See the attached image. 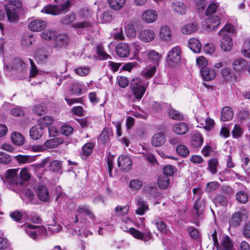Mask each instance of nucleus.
<instances>
[{
	"mask_svg": "<svg viewBox=\"0 0 250 250\" xmlns=\"http://www.w3.org/2000/svg\"><path fill=\"white\" fill-rule=\"evenodd\" d=\"M234 30V26L228 23L218 33L219 35L222 37L221 40V48L225 51H229L232 48V41L229 34L232 33Z\"/></svg>",
	"mask_w": 250,
	"mask_h": 250,
	"instance_id": "f257e3e1",
	"label": "nucleus"
},
{
	"mask_svg": "<svg viewBox=\"0 0 250 250\" xmlns=\"http://www.w3.org/2000/svg\"><path fill=\"white\" fill-rule=\"evenodd\" d=\"M131 91L133 96L130 97V99L133 102L140 101L146 92V87L143 84L141 79L139 78L133 79L130 82Z\"/></svg>",
	"mask_w": 250,
	"mask_h": 250,
	"instance_id": "f03ea898",
	"label": "nucleus"
},
{
	"mask_svg": "<svg viewBox=\"0 0 250 250\" xmlns=\"http://www.w3.org/2000/svg\"><path fill=\"white\" fill-rule=\"evenodd\" d=\"M22 4L21 1L12 0L5 6L8 20L11 22H17L19 20V14L21 13Z\"/></svg>",
	"mask_w": 250,
	"mask_h": 250,
	"instance_id": "7ed1b4c3",
	"label": "nucleus"
},
{
	"mask_svg": "<svg viewBox=\"0 0 250 250\" xmlns=\"http://www.w3.org/2000/svg\"><path fill=\"white\" fill-rule=\"evenodd\" d=\"M71 5V2L69 0H66L60 4H49L46 5L43 8L41 12L53 15H59L68 12Z\"/></svg>",
	"mask_w": 250,
	"mask_h": 250,
	"instance_id": "20e7f679",
	"label": "nucleus"
},
{
	"mask_svg": "<svg viewBox=\"0 0 250 250\" xmlns=\"http://www.w3.org/2000/svg\"><path fill=\"white\" fill-rule=\"evenodd\" d=\"M27 235L34 240L39 239L41 237L46 235V228L42 226H35L29 224H24L23 226Z\"/></svg>",
	"mask_w": 250,
	"mask_h": 250,
	"instance_id": "39448f33",
	"label": "nucleus"
},
{
	"mask_svg": "<svg viewBox=\"0 0 250 250\" xmlns=\"http://www.w3.org/2000/svg\"><path fill=\"white\" fill-rule=\"evenodd\" d=\"M181 60V49L179 46L171 48L167 53L166 62L169 66H175L179 64Z\"/></svg>",
	"mask_w": 250,
	"mask_h": 250,
	"instance_id": "423d86ee",
	"label": "nucleus"
},
{
	"mask_svg": "<svg viewBox=\"0 0 250 250\" xmlns=\"http://www.w3.org/2000/svg\"><path fill=\"white\" fill-rule=\"evenodd\" d=\"M18 171L19 169H8L6 171L5 175L6 182L19 188L21 187V180L19 177Z\"/></svg>",
	"mask_w": 250,
	"mask_h": 250,
	"instance_id": "0eeeda50",
	"label": "nucleus"
},
{
	"mask_svg": "<svg viewBox=\"0 0 250 250\" xmlns=\"http://www.w3.org/2000/svg\"><path fill=\"white\" fill-rule=\"evenodd\" d=\"M248 213L245 209L241 210L233 214L230 220V223L232 226H239L242 221L243 218H247Z\"/></svg>",
	"mask_w": 250,
	"mask_h": 250,
	"instance_id": "6e6552de",
	"label": "nucleus"
},
{
	"mask_svg": "<svg viewBox=\"0 0 250 250\" xmlns=\"http://www.w3.org/2000/svg\"><path fill=\"white\" fill-rule=\"evenodd\" d=\"M216 248V250H234L233 242L228 235L222 238L220 240V244L218 243Z\"/></svg>",
	"mask_w": 250,
	"mask_h": 250,
	"instance_id": "1a4fd4ad",
	"label": "nucleus"
},
{
	"mask_svg": "<svg viewBox=\"0 0 250 250\" xmlns=\"http://www.w3.org/2000/svg\"><path fill=\"white\" fill-rule=\"evenodd\" d=\"M129 231L134 238L145 242L148 241L152 236L151 233L149 231H146L143 233L134 228H130Z\"/></svg>",
	"mask_w": 250,
	"mask_h": 250,
	"instance_id": "9d476101",
	"label": "nucleus"
},
{
	"mask_svg": "<svg viewBox=\"0 0 250 250\" xmlns=\"http://www.w3.org/2000/svg\"><path fill=\"white\" fill-rule=\"evenodd\" d=\"M118 165L123 170H129L131 168L132 161L126 155H121L118 159Z\"/></svg>",
	"mask_w": 250,
	"mask_h": 250,
	"instance_id": "9b49d317",
	"label": "nucleus"
},
{
	"mask_svg": "<svg viewBox=\"0 0 250 250\" xmlns=\"http://www.w3.org/2000/svg\"><path fill=\"white\" fill-rule=\"evenodd\" d=\"M220 24V19L217 16H213L208 18L204 24V28L208 31H212L216 28Z\"/></svg>",
	"mask_w": 250,
	"mask_h": 250,
	"instance_id": "f8f14e48",
	"label": "nucleus"
},
{
	"mask_svg": "<svg viewBox=\"0 0 250 250\" xmlns=\"http://www.w3.org/2000/svg\"><path fill=\"white\" fill-rule=\"evenodd\" d=\"M146 53L147 62H151L154 65L158 66L161 59L162 56L154 50H148Z\"/></svg>",
	"mask_w": 250,
	"mask_h": 250,
	"instance_id": "ddd939ff",
	"label": "nucleus"
},
{
	"mask_svg": "<svg viewBox=\"0 0 250 250\" xmlns=\"http://www.w3.org/2000/svg\"><path fill=\"white\" fill-rule=\"evenodd\" d=\"M45 131V129L43 126L39 124L33 126L30 130V136L34 140L40 139Z\"/></svg>",
	"mask_w": 250,
	"mask_h": 250,
	"instance_id": "4468645a",
	"label": "nucleus"
},
{
	"mask_svg": "<svg viewBox=\"0 0 250 250\" xmlns=\"http://www.w3.org/2000/svg\"><path fill=\"white\" fill-rule=\"evenodd\" d=\"M116 52L117 55L121 58L127 57L130 54V48L125 43H120L116 47Z\"/></svg>",
	"mask_w": 250,
	"mask_h": 250,
	"instance_id": "2eb2a0df",
	"label": "nucleus"
},
{
	"mask_svg": "<svg viewBox=\"0 0 250 250\" xmlns=\"http://www.w3.org/2000/svg\"><path fill=\"white\" fill-rule=\"evenodd\" d=\"M135 201L138 207L136 210V213L138 215H143L148 210V207L146 201H145L141 197H136Z\"/></svg>",
	"mask_w": 250,
	"mask_h": 250,
	"instance_id": "dca6fc26",
	"label": "nucleus"
},
{
	"mask_svg": "<svg viewBox=\"0 0 250 250\" xmlns=\"http://www.w3.org/2000/svg\"><path fill=\"white\" fill-rule=\"evenodd\" d=\"M155 37V34L154 32L148 29L141 31L138 35L139 39L145 42H148L152 41Z\"/></svg>",
	"mask_w": 250,
	"mask_h": 250,
	"instance_id": "f3484780",
	"label": "nucleus"
},
{
	"mask_svg": "<svg viewBox=\"0 0 250 250\" xmlns=\"http://www.w3.org/2000/svg\"><path fill=\"white\" fill-rule=\"evenodd\" d=\"M46 22L42 20H35L31 21L28 28L33 31H40L46 27Z\"/></svg>",
	"mask_w": 250,
	"mask_h": 250,
	"instance_id": "a211bd4d",
	"label": "nucleus"
},
{
	"mask_svg": "<svg viewBox=\"0 0 250 250\" xmlns=\"http://www.w3.org/2000/svg\"><path fill=\"white\" fill-rule=\"evenodd\" d=\"M200 73L203 80L207 81L213 80L216 75V72L213 68L208 67L201 68Z\"/></svg>",
	"mask_w": 250,
	"mask_h": 250,
	"instance_id": "6ab92c4d",
	"label": "nucleus"
},
{
	"mask_svg": "<svg viewBox=\"0 0 250 250\" xmlns=\"http://www.w3.org/2000/svg\"><path fill=\"white\" fill-rule=\"evenodd\" d=\"M157 12L152 9L147 10L142 14V19L146 23L153 22L157 19Z\"/></svg>",
	"mask_w": 250,
	"mask_h": 250,
	"instance_id": "aec40b11",
	"label": "nucleus"
},
{
	"mask_svg": "<svg viewBox=\"0 0 250 250\" xmlns=\"http://www.w3.org/2000/svg\"><path fill=\"white\" fill-rule=\"evenodd\" d=\"M205 206V201L201 199V193H199L198 197L194 203V209L196 211V216L198 217H199L200 215L203 213Z\"/></svg>",
	"mask_w": 250,
	"mask_h": 250,
	"instance_id": "412c9836",
	"label": "nucleus"
},
{
	"mask_svg": "<svg viewBox=\"0 0 250 250\" xmlns=\"http://www.w3.org/2000/svg\"><path fill=\"white\" fill-rule=\"evenodd\" d=\"M68 36L64 34H56L54 41L55 47L61 48L65 46L68 43Z\"/></svg>",
	"mask_w": 250,
	"mask_h": 250,
	"instance_id": "4be33fe9",
	"label": "nucleus"
},
{
	"mask_svg": "<svg viewBox=\"0 0 250 250\" xmlns=\"http://www.w3.org/2000/svg\"><path fill=\"white\" fill-rule=\"evenodd\" d=\"M233 69L240 73L247 67V62L242 58H238L234 61L232 63Z\"/></svg>",
	"mask_w": 250,
	"mask_h": 250,
	"instance_id": "5701e85b",
	"label": "nucleus"
},
{
	"mask_svg": "<svg viewBox=\"0 0 250 250\" xmlns=\"http://www.w3.org/2000/svg\"><path fill=\"white\" fill-rule=\"evenodd\" d=\"M188 125L185 123L181 122L174 125L173 131L177 135H184L189 130Z\"/></svg>",
	"mask_w": 250,
	"mask_h": 250,
	"instance_id": "b1692460",
	"label": "nucleus"
},
{
	"mask_svg": "<svg viewBox=\"0 0 250 250\" xmlns=\"http://www.w3.org/2000/svg\"><path fill=\"white\" fill-rule=\"evenodd\" d=\"M37 193L39 199L42 202H46L49 199V193L45 186H39L38 188Z\"/></svg>",
	"mask_w": 250,
	"mask_h": 250,
	"instance_id": "393cba45",
	"label": "nucleus"
},
{
	"mask_svg": "<svg viewBox=\"0 0 250 250\" xmlns=\"http://www.w3.org/2000/svg\"><path fill=\"white\" fill-rule=\"evenodd\" d=\"M166 141L165 135L161 132L155 134L152 139V145L158 147L163 145Z\"/></svg>",
	"mask_w": 250,
	"mask_h": 250,
	"instance_id": "a878e982",
	"label": "nucleus"
},
{
	"mask_svg": "<svg viewBox=\"0 0 250 250\" xmlns=\"http://www.w3.org/2000/svg\"><path fill=\"white\" fill-rule=\"evenodd\" d=\"M203 143V138L199 132H195L191 138V145L195 148L200 147Z\"/></svg>",
	"mask_w": 250,
	"mask_h": 250,
	"instance_id": "bb28decb",
	"label": "nucleus"
},
{
	"mask_svg": "<svg viewBox=\"0 0 250 250\" xmlns=\"http://www.w3.org/2000/svg\"><path fill=\"white\" fill-rule=\"evenodd\" d=\"M188 47L194 53L200 52L202 45L200 42L196 38L190 39L188 42Z\"/></svg>",
	"mask_w": 250,
	"mask_h": 250,
	"instance_id": "cd10ccee",
	"label": "nucleus"
},
{
	"mask_svg": "<svg viewBox=\"0 0 250 250\" xmlns=\"http://www.w3.org/2000/svg\"><path fill=\"white\" fill-rule=\"evenodd\" d=\"M233 117L232 109L229 106H225L221 112V119L223 121L231 120Z\"/></svg>",
	"mask_w": 250,
	"mask_h": 250,
	"instance_id": "c85d7f7f",
	"label": "nucleus"
},
{
	"mask_svg": "<svg viewBox=\"0 0 250 250\" xmlns=\"http://www.w3.org/2000/svg\"><path fill=\"white\" fill-rule=\"evenodd\" d=\"M26 63L21 59L16 58L13 60L11 69L12 70L22 71L26 67Z\"/></svg>",
	"mask_w": 250,
	"mask_h": 250,
	"instance_id": "c756f323",
	"label": "nucleus"
},
{
	"mask_svg": "<svg viewBox=\"0 0 250 250\" xmlns=\"http://www.w3.org/2000/svg\"><path fill=\"white\" fill-rule=\"evenodd\" d=\"M172 9L175 13L179 14H184L187 10V6L182 2L176 1L173 3Z\"/></svg>",
	"mask_w": 250,
	"mask_h": 250,
	"instance_id": "7c9ffc66",
	"label": "nucleus"
},
{
	"mask_svg": "<svg viewBox=\"0 0 250 250\" xmlns=\"http://www.w3.org/2000/svg\"><path fill=\"white\" fill-rule=\"evenodd\" d=\"M197 24L194 23H189L182 27L181 32L185 35H188L194 33L197 29Z\"/></svg>",
	"mask_w": 250,
	"mask_h": 250,
	"instance_id": "2f4dec72",
	"label": "nucleus"
},
{
	"mask_svg": "<svg viewBox=\"0 0 250 250\" xmlns=\"http://www.w3.org/2000/svg\"><path fill=\"white\" fill-rule=\"evenodd\" d=\"M160 38L165 41H169L171 38V31L167 26L161 27L160 31Z\"/></svg>",
	"mask_w": 250,
	"mask_h": 250,
	"instance_id": "473e14b6",
	"label": "nucleus"
},
{
	"mask_svg": "<svg viewBox=\"0 0 250 250\" xmlns=\"http://www.w3.org/2000/svg\"><path fill=\"white\" fill-rule=\"evenodd\" d=\"M34 40L33 34L26 32L22 35L21 42L22 45L27 47L32 44Z\"/></svg>",
	"mask_w": 250,
	"mask_h": 250,
	"instance_id": "72a5a7b5",
	"label": "nucleus"
},
{
	"mask_svg": "<svg viewBox=\"0 0 250 250\" xmlns=\"http://www.w3.org/2000/svg\"><path fill=\"white\" fill-rule=\"evenodd\" d=\"M49 169L53 172L62 173V162L58 160L52 161L49 164Z\"/></svg>",
	"mask_w": 250,
	"mask_h": 250,
	"instance_id": "f704fd0d",
	"label": "nucleus"
},
{
	"mask_svg": "<svg viewBox=\"0 0 250 250\" xmlns=\"http://www.w3.org/2000/svg\"><path fill=\"white\" fill-rule=\"evenodd\" d=\"M77 211L80 213H85L88 217L94 220L95 215L90 210L89 206L87 205H81L79 206L77 209Z\"/></svg>",
	"mask_w": 250,
	"mask_h": 250,
	"instance_id": "c9c22d12",
	"label": "nucleus"
},
{
	"mask_svg": "<svg viewBox=\"0 0 250 250\" xmlns=\"http://www.w3.org/2000/svg\"><path fill=\"white\" fill-rule=\"evenodd\" d=\"M110 7L115 10L121 9L125 5L126 0H107Z\"/></svg>",
	"mask_w": 250,
	"mask_h": 250,
	"instance_id": "e433bc0d",
	"label": "nucleus"
},
{
	"mask_svg": "<svg viewBox=\"0 0 250 250\" xmlns=\"http://www.w3.org/2000/svg\"><path fill=\"white\" fill-rule=\"evenodd\" d=\"M157 184L160 188L166 189L169 185V178L167 176L160 175L158 177Z\"/></svg>",
	"mask_w": 250,
	"mask_h": 250,
	"instance_id": "4c0bfd02",
	"label": "nucleus"
},
{
	"mask_svg": "<svg viewBox=\"0 0 250 250\" xmlns=\"http://www.w3.org/2000/svg\"><path fill=\"white\" fill-rule=\"evenodd\" d=\"M169 117L175 120H182L184 119L183 115L179 111L175 110L173 108H169L167 111Z\"/></svg>",
	"mask_w": 250,
	"mask_h": 250,
	"instance_id": "58836bf2",
	"label": "nucleus"
},
{
	"mask_svg": "<svg viewBox=\"0 0 250 250\" xmlns=\"http://www.w3.org/2000/svg\"><path fill=\"white\" fill-rule=\"evenodd\" d=\"M11 139L12 142L16 145H21L24 143V138L20 133L13 132L11 134Z\"/></svg>",
	"mask_w": 250,
	"mask_h": 250,
	"instance_id": "ea45409f",
	"label": "nucleus"
},
{
	"mask_svg": "<svg viewBox=\"0 0 250 250\" xmlns=\"http://www.w3.org/2000/svg\"><path fill=\"white\" fill-rule=\"evenodd\" d=\"M109 141L108 129L104 128L99 136V142L103 144H106L109 143Z\"/></svg>",
	"mask_w": 250,
	"mask_h": 250,
	"instance_id": "a19ab883",
	"label": "nucleus"
},
{
	"mask_svg": "<svg viewBox=\"0 0 250 250\" xmlns=\"http://www.w3.org/2000/svg\"><path fill=\"white\" fill-rule=\"evenodd\" d=\"M62 139L61 138H53L46 141L44 143V146L46 147L52 148L62 144Z\"/></svg>",
	"mask_w": 250,
	"mask_h": 250,
	"instance_id": "79ce46f5",
	"label": "nucleus"
},
{
	"mask_svg": "<svg viewBox=\"0 0 250 250\" xmlns=\"http://www.w3.org/2000/svg\"><path fill=\"white\" fill-rule=\"evenodd\" d=\"M177 153L181 156L186 157L189 154L188 148L184 145H178L176 147Z\"/></svg>",
	"mask_w": 250,
	"mask_h": 250,
	"instance_id": "37998d69",
	"label": "nucleus"
},
{
	"mask_svg": "<svg viewBox=\"0 0 250 250\" xmlns=\"http://www.w3.org/2000/svg\"><path fill=\"white\" fill-rule=\"evenodd\" d=\"M19 178H21V187H19L18 190H21L22 189V185L24 181H27L30 177L28 171L25 169H22L21 170L19 175Z\"/></svg>",
	"mask_w": 250,
	"mask_h": 250,
	"instance_id": "c03bdc74",
	"label": "nucleus"
},
{
	"mask_svg": "<svg viewBox=\"0 0 250 250\" xmlns=\"http://www.w3.org/2000/svg\"><path fill=\"white\" fill-rule=\"evenodd\" d=\"M48 56V53L43 48H40L38 50L35 55L36 59L40 61H44Z\"/></svg>",
	"mask_w": 250,
	"mask_h": 250,
	"instance_id": "a18cd8bd",
	"label": "nucleus"
},
{
	"mask_svg": "<svg viewBox=\"0 0 250 250\" xmlns=\"http://www.w3.org/2000/svg\"><path fill=\"white\" fill-rule=\"evenodd\" d=\"M218 165V160L216 158H212L208 162V167L212 174H215L217 172V167Z\"/></svg>",
	"mask_w": 250,
	"mask_h": 250,
	"instance_id": "49530a36",
	"label": "nucleus"
},
{
	"mask_svg": "<svg viewBox=\"0 0 250 250\" xmlns=\"http://www.w3.org/2000/svg\"><path fill=\"white\" fill-rule=\"evenodd\" d=\"M57 32L52 30H47L42 33L41 36L42 39L45 40L54 41Z\"/></svg>",
	"mask_w": 250,
	"mask_h": 250,
	"instance_id": "de8ad7c7",
	"label": "nucleus"
},
{
	"mask_svg": "<svg viewBox=\"0 0 250 250\" xmlns=\"http://www.w3.org/2000/svg\"><path fill=\"white\" fill-rule=\"evenodd\" d=\"M143 186V182L140 179H134L130 181L129 188L133 191L140 189Z\"/></svg>",
	"mask_w": 250,
	"mask_h": 250,
	"instance_id": "09e8293b",
	"label": "nucleus"
},
{
	"mask_svg": "<svg viewBox=\"0 0 250 250\" xmlns=\"http://www.w3.org/2000/svg\"><path fill=\"white\" fill-rule=\"evenodd\" d=\"M125 33L129 38H134L136 36V31L133 24L129 23L125 27Z\"/></svg>",
	"mask_w": 250,
	"mask_h": 250,
	"instance_id": "8fccbe9b",
	"label": "nucleus"
},
{
	"mask_svg": "<svg viewBox=\"0 0 250 250\" xmlns=\"http://www.w3.org/2000/svg\"><path fill=\"white\" fill-rule=\"evenodd\" d=\"M76 19V15L74 13L63 16L61 19V22L64 24H69Z\"/></svg>",
	"mask_w": 250,
	"mask_h": 250,
	"instance_id": "3c124183",
	"label": "nucleus"
},
{
	"mask_svg": "<svg viewBox=\"0 0 250 250\" xmlns=\"http://www.w3.org/2000/svg\"><path fill=\"white\" fill-rule=\"evenodd\" d=\"M46 108L44 104H37L34 106L33 111L38 116H42L45 113Z\"/></svg>",
	"mask_w": 250,
	"mask_h": 250,
	"instance_id": "603ef678",
	"label": "nucleus"
},
{
	"mask_svg": "<svg viewBox=\"0 0 250 250\" xmlns=\"http://www.w3.org/2000/svg\"><path fill=\"white\" fill-rule=\"evenodd\" d=\"M53 121L54 119L52 117L46 116L40 120L39 124L45 129L49 125L52 124Z\"/></svg>",
	"mask_w": 250,
	"mask_h": 250,
	"instance_id": "864d4df0",
	"label": "nucleus"
},
{
	"mask_svg": "<svg viewBox=\"0 0 250 250\" xmlns=\"http://www.w3.org/2000/svg\"><path fill=\"white\" fill-rule=\"evenodd\" d=\"M214 202L216 205L225 206L227 203V198L222 194H218L214 198Z\"/></svg>",
	"mask_w": 250,
	"mask_h": 250,
	"instance_id": "5fc2aeb1",
	"label": "nucleus"
},
{
	"mask_svg": "<svg viewBox=\"0 0 250 250\" xmlns=\"http://www.w3.org/2000/svg\"><path fill=\"white\" fill-rule=\"evenodd\" d=\"M219 187V184L216 182H210L206 184L205 191L207 193L212 192L216 190Z\"/></svg>",
	"mask_w": 250,
	"mask_h": 250,
	"instance_id": "6e6d98bb",
	"label": "nucleus"
},
{
	"mask_svg": "<svg viewBox=\"0 0 250 250\" xmlns=\"http://www.w3.org/2000/svg\"><path fill=\"white\" fill-rule=\"evenodd\" d=\"M129 208V206L127 205L125 206H118L115 208V212L119 215L124 216L128 213Z\"/></svg>",
	"mask_w": 250,
	"mask_h": 250,
	"instance_id": "4d7b16f0",
	"label": "nucleus"
},
{
	"mask_svg": "<svg viewBox=\"0 0 250 250\" xmlns=\"http://www.w3.org/2000/svg\"><path fill=\"white\" fill-rule=\"evenodd\" d=\"M232 135L234 138L240 137L243 133V129L239 125H235L233 129L231 131Z\"/></svg>",
	"mask_w": 250,
	"mask_h": 250,
	"instance_id": "13d9d810",
	"label": "nucleus"
},
{
	"mask_svg": "<svg viewBox=\"0 0 250 250\" xmlns=\"http://www.w3.org/2000/svg\"><path fill=\"white\" fill-rule=\"evenodd\" d=\"M154 223L158 229L162 232H166L167 230V226L165 223L160 219H157L154 221Z\"/></svg>",
	"mask_w": 250,
	"mask_h": 250,
	"instance_id": "bf43d9fd",
	"label": "nucleus"
},
{
	"mask_svg": "<svg viewBox=\"0 0 250 250\" xmlns=\"http://www.w3.org/2000/svg\"><path fill=\"white\" fill-rule=\"evenodd\" d=\"M236 197L238 202L243 204L246 203L248 199L247 194L243 191L238 192L236 195Z\"/></svg>",
	"mask_w": 250,
	"mask_h": 250,
	"instance_id": "052dcab7",
	"label": "nucleus"
},
{
	"mask_svg": "<svg viewBox=\"0 0 250 250\" xmlns=\"http://www.w3.org/2000/svg\"><path fill=\"white\" fill-rule=\"evenodd\" d=\"M93 146H94V145L93 143H86L83 147V154H84L86 156H88V155H89L92 153Z\"/></svg>",
	"mask_w": 250,
	"mask_h": 250,
	"instance_id": "680f3d73",
	"label": "nucleus"
},
{
	"mask_svg": "<svg viewBox=\"0 0 250 250\" xmlns=\"http://www.w3.org/2000/svg\"><path fill=\"white\" fill-rule=\"evenodd\" d=\"M74 70L76 74L81 76H85L89 73V68L88 67H79Z\"/></svg>",
	"mask_w": 250,
	"mask_h": 250,
	"instance_id": "e2e57ef3",
	"label": "nucleus"
},
{
	"mask_svg": "<svg viewBox=\"0 0 250 250\" xmlns=\"http://www.w3.org/2000/svg\"><path fill=\"white\" fill-rule=\"evenodd\" d=\"M164 176H172L174 173V167L171 165H167L164 167L163 169Z\"/></svg>",
	"mask_w": 250,
	"mask_h": 250,
	"instance_id": "0e129e2a",
	"label": "nucleus"
},
{
	"mask_svg": "<svg viewBox=\"0 0 250 250\" xmlns=\"http://www.w3.org/2000/svg\"><path fill=\"white\" fill-rule=\"evenodd\" d=\"M90 26L91 23L87 21L76 22L72 24V27L74 28H84L90 27Z\"/></svg>",
	"mask_w": 250,
	"mask_h": 250,
	"instance_id": "69168bd1",
	"label": "nucleus"
},
{
	"mask_svg": "<svg viewBox=\"0 0 250 250\" xmlns=\"http://www.w3.org/2000/svg\"><path fill=\"white\" fill-rule=\"evenodd\" d=\"M29 60L31 64L29 76L30 77L33 78L35 77L38 74V70L37 68L36 65L34 62L31 59H29Z\"/></svg>",
	"mask_w": 250,
	"mask_h": 250,
	"instance_id": "338daca9",
	"label": "nucleus"
},
{
	"mask_svg": "<svg viewBox=\"0 0 250 250\" xmlns=\"http://www.w3.org/2000/svg\"><path fill=\"white\" fill-rule=\"evenodd\" d=\"M10 161L11 158L9 155L4 152H0V163L3 164H7Z\"/></svg>",
	"mask_w": 250,
	"mask_h": 250,
	"instance_id": "774afa93",
	"label": "nucleus"
}]
</instances>
